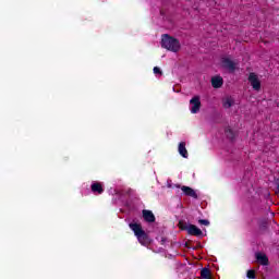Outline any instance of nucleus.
<instances>
[{"label":"nucleus","mask_w":279,"mask_h":279,"mask_svg":"<svg viewBox=\"0 0 279 279\" xmlns=\"http://www.w3.org/2000/svg\"><path fill=\"white\" fill-rule=\"evenodd\" d=\"M129 228L134 232L141 245H144V247L151 245V239L149 238V234L143 230V226H141V223L131 222Z\"/></svg>","instance_id":"1"},{"label":"nucleus","mask_w":279,"mask_h":279,"mask_svg":"<svg viewBox=\"0 0 279 279\" xmlns=\"http://www.w3.org/2000/svg\"><path fill=\"white\" fill-rule=\"evenodd\" d=\"M161 47L162 49L177 53V51H180V40L165 34L161 38Z\"/></svg>","instance_id":"2"},{"label":"nucleus","mask_w":279,"mask_h":279,"mask_svg":"<svg viewBox=\"0 0 279 279\" xmlns=\"http://www.w3.org/2000/svg\"><path fill=\"white\" fill-rule=\"evenodd\" d=\"M190 106H192L190 108L191 113L192 114H197V112H199V110L202 109V100H201L199 96H194L190 100Z\"/></svg>","instance_id":"3"},{"label":"nucleus","mask_w":279,"mask_h":279,"mask_svg":"<svg viewBox=\"0 0 279 279\" xmlns=\"http://www.w3.org/2000/svg\"><path fill=\"white\" fill-rule=\"evenodd\" d=\"M247 80H248L252 88L258 93V90H260V80L258 78V75H256V73H254V72H251L248 74Z\"/></svg>","instance_id":"4"},{"label":"nucleus","mask_w":279,"mask_h":279,"mask_svg":"<svg viewBox=\"0 0 279 279\" xmlns=\"http://www.w3.org/2000/svg\"><path fill=\"white\" fill-rule=\"evenodd\" d=\"M181 230H186L187 234H191V236H202L203 234L202 229L197 228L195 225L181 227Z\"/></svg>","instance_id":"5"},{"label":"nucleus","mask_w":279,"mask_h":279,"mask_svg":"<svg viewBox=\"0 0 279 279\" xmlns=\"http://www.w3.org/2000/svg\"><path fill=\"white\" fill-rule=\"evenodd\" d=\"M221 63L222 68L227 69L229 73H234V71H236V63L230 58H222Z\"/></svg>","instance_id":"6"},{"label":"nucleus","mask_w":279,"mask_h":279,"mask_svg":"<svg viewBox=\"0 0 279 279\" xmlns=\"http://www.w3.org/2000/svg\"><path fill=\"white\" fill-rule=\"evenodd\" d=\"M143 219L146 223H154L156 221V216L154 215L153 210L143 209L142 210Z\"/></svg>","instance_id":"7"},{"label":"nucleus","mask_w":279,"mask_h":279,"mask_svg":"<svg viewBox=\"0 0 279 279\" xmlns=\"http://www.w3.org/2000/svg\"><path fill=\"white\" fill-rule=\"evenodd\" d=\"M181 191L184 193V195H186V197H193V199L198 198L197 192H195V190H193L191 186L183 185L181 186Z\"/></svg>","instance_id":"8"},{"label":"nucleus","mask_w":279,"mask_h":279,"mask_svg":"<svg viewBox=\"0 0 279 279\" xmlns=\"http://www.w3.org/2000/svg\"><path fill=\"white\" fill-rule=\"evenodd\" d=\"M90 189H92V193H94V195L104 194V184H101V182L92 183Z\"/></svg>","instance_id":"9"},{"label":"nucleus","mask_w":279,"mask_h":279,"mask_svg":"<svg viewBox=\"0 0 279 279\" xmlns=\"http://www.w3.org/2000/svg\"><path fill=\"white\" fill-rule=\"evenodd\" d=\"M211 86L213 88H221L223 86V77L217 75L211 77Z\"/></svg>","instance_id":"10"},{"label":"nucleus","mask_w":279,"mask_h":279,"mask_svg":"<svg viewBox=\"0 0 279 279\" xmlns=\"http://www.w3.org/2000/svg\"><path fill=\"white\" fill-rule=\"evenodd\" d=\"M178 151L182 158H189V150L186 149V143L185 142H180Z\"/></svg>","instance_id":"11"},{"label":"nucleus","mask_w":279,"mask_h":279,"mask_svg":"<svg viewBox=\"0 0 279 279\" xmlns=\"http://www.w3.org/2000/svg\"><path fill=\"white\" fill-rule=\"evenodd\" d=\"M255 257L257 263H259L260 265H264V266L269 265V258L267 257V255L263 253H256Z\"/></svg>","instance_id":"12"},{"label":"nucleus","mask_w":279,"mask_h":279,"mask_svg":"<svg viewBox=\"0 0 279 279\" xmlns=\"http://www.w3.org/2000/svg\"><path fill=\"white\" fill-rule=\"evenodd\" d=\"M225 134L227 136V138H229V141H234V138H236V132H234L232 129L227 128L225 130Z\"/></svg>","instance_id":"13"},{"label":"nucleus","mask_w":279,"mask_h":279,"mask_svg":"<svg viewBox=\"0 0 279 279\" xmlns=\"http://www.w3.org/2000/svg\"><path fill=\"white\" fill-rule=\"evenodd\" d=\"M201 278H203V279H210V278H213V272H210L209 268H203L201 270Z\"/></svg>","instance_id":"14"},{"label":"nucleus","mask_w":279,"mask_h":279,"mask_svg":"<svg viewBox=\"0 0 279 279\" xmlns=\"http://www.w3.org/2000/svg\"><path fill=\"white\" fill-rule=\"evenodd\" d=\"M223 108L228 109V108H232V106H234V98L232 97H228L223 100L222 102Z\"/></svg>","instance_id":"15"},{"label":"nucleus","mask_w":279,"mask_h":279,"mask_svg":"<svg viewBox=\"0 0 279 279\" xmlns=\"http://www.w3.org/2000/svg\"><path fill=\"white\" fill-rule=\"evenodd\" d=\"M246 278H248V279H256V270H254V269L247 270Z\"/></svg>","instance_id":"16"},{"label":"nucleus","mask_w":279,"mask_h":279,"mask_svg":"<svg viewBox=\"0 0 279 279\" xmlns=\"http://www.w3.org/2000/svg\"><path fill=\"white\" fill-rule=\"evenodd\" d=\"M198 223L201 226H210V221L209 220H206V219H199L198 220Z\"/></svg>","instance_id":"17"},{"label":"nucleus","mask_w":279,"mask_h":279,"mask_svg":"<svg viewBox=\"0 0 279 279\" xmlns=\"http://www.w3.org/2000/svg\"><path fill=\"white\" fill-rule=\"evenodd\" d=\"M153 71H154L155 75H162V71H161L160 68H158V66H155V68L153 69Z\"/></svg>","instance_id":"18"},{"label":"nucleus","mask_w":279,"mask_h":279,"mask_svg":"<svg viewBox=\"0 0 279 279\" xmlns=\"http://www.w3.org/2000/svg\"><path fill=\"white\" fill-rule=\"evenodd\" d=\"M275 184L277 185V189H278V191H279V178H277V179L275 180Z\"/></svg>","instance_id":"19"},{"label":"nucleus","mask_w":279,"mask_h":279,"mask_svg":"<svg viewBox=\"0 0 279 279\" xmlns=\"http://www.w3.org/2000/svg\"><path fill=\"white\" fill-rule=\"evenodd\" d=\"M165 241H167V239L162 238V239H161L162 245H163Z\"/></svg>","instance_id":"20"},{"label":"nucleus","mask_w":279,"mask_h":279,"mask_svg":"<svg viewBox=\"0 0 279 279\" xmlns=\"http://www.w3.org/2000/svg\"><path fill=\"white\" fill-rule=\"evenodd\" d=\"M175 187H177V189H180V184H177Z\"/></svg>","instance_id":"21"}]
</instances>
